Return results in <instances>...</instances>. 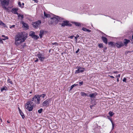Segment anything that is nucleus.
<instances>
[{"mask_svg":"<svg viewBox=\"0 0 133 133\" xmlns=\"http://www.w3.org/2000/svg\"><path fill=\"white\" fill-rule=\"evenodd\" d=\"M27 35L28 34L25 32H19L15 37V45L18 46L24 42L28 37Z\"/></svg>","mask_w":133,"mask_h":133,"instance_id":"nucleus-1","label":"nucleus"},{"mask_svg":"<svg viewBox=\"0 0 133 133\" xmlns=\"http://www.w3.org/2000/svg\"><path fill=\"white\" fill-rule=\"evenodd\" d=\"M63 20V18L58 16L54 15V17L51 18L49 21V25H55L58 23V21L62 22Z\"/></svg>","mask_w":133,"mask_h":133,"instance_id":"nucleus-2","label":"nucleus"},{"mask_svg":"<svg viewBox=\"0 0 133 133\" xmlns=\"http://www.w3.org/2000/svg\"><path fill=\"white\" fill-rule=\"evenodd\" d=\"M36 105L35 103H33L32 101H28L25 104V108L29 111H32L33 108Z\"/></svg>","mask_w":133,"mask_h":133,"instance_id":"nucleus-3","label":"nucleus"},{"mask_svg":"<svg viewBox=\"0 0 133 133\" xmlns=\"http://www.w3.org/2000/svg\"><path fill=\"white\" fill-rule=\"evenodd\" d=\"M10 0H0L3 8L6 11H9V9L5 6H8L9 4Z\"/></svg>","mask_w":133,"mask_h":133,"instance_id":"nucleus-4","label":"nucleus"},{"mask_svg":"<svg viewBox=\"0 0 133 133\" xmlns=\"http://www.w3.org/2000/svg\"><path fill=\"white\" fill-rule=\"evenodd\" d=\"M62 23L60 24L62 26L65 27V26H67L71 27L72 26V24L70 23L68 21H63L62 22Z\"/></svg>","mask_w":133,"mask_h":133,"instance_id":"nucleus-5","label":"nucleus"},{"mask_svg":"<svg viewBox=\"0 0 133 133\" xmlns=\"http://www.w3.org/2000/svg\"><path fill=\"white\" fill-rule=\"evenodd\" d=\"M40 99L39 98V95H35L34 97L32 98L31 101L35 102V104L37 103L39 104L40 103Z\"/></svg>","mask_w":133,"mask_h":133,"instance_id":"nucleus-6","label":"nucleus"},{"mask_svg":"<svg viewBox=\"0 0 133 133\" xmlns=\"http://www.w3.org/2000/svg\"><path fill=\"white\" fill-rule=\"evenodd\" d=\"M41 23V21L39 20H38L36 22H32L33 27L35 28H37L39 27Z\"/></svg>","mask_w":133,"mask_h":133,"instance_id":"nucleus-7","label":"nucleus"},{"mask_svg":"<svg viewBox=\"0 0 133 133\" xmlns=\"http://www.w3.org/2000/svg\"><path fill=\"white\" fill-rule=\"evenodd\" d=\"M50 99H46L42 103V105L43 107H47L49 106L50 103L51 102Z\"/></svg>","mask_w":133,"mask_h":133,"instance_id":"nucleus-8","label":"nucleus"},{"mask_svg":"<svg viewBox=\"0 0 133 133\" xmlns=\"http://www.w3.org/2000/svg\"><path fill=\"white\" fill-rule=\"evenodd\" d=\"M37 55V57L39 58V59L41 61H44L45 58V57L42 54L40 53V52H38V53Z\"/></svg>","mask_w":133,"mask_h":133,"instance_id":"nucleus-9","label":"nucleus"},{"mask_svg":"<svg viewBox=\"0 0 133 133\" xmlns=\"http://www.w3.org/2000/svg\"><path fill=\"white\" fill-rule=\"evenodd\" d=\"M77 70L75 72V74H78L80 72H82L84 71V68H81L80 66H77Z\"/></svg>","mask_w":133,"mask_h":133,"instance_id":"nucleus-10","label":"nucleus"},{"mask_svg":"<svg viewBox=\"0 0 133 133\" xmlns=\"http://www.w3.org/2000/svg\"><path fill=\"white\" fill-rule=\"evenodd\" d=\"M116 45L118 48H120L124 46L123 43L121 42H118L115 43V45Z\"/></svg>","mask_w":133,"mask_h":133,"instance_id":"nucleus-11","label":"nucleus"},{"mask_svg":"<svg viewBox=\"0 0 133 133\" xmlns=\"http://www.w3.org/2000/svg\"><path fill=\"white\" fill-rule=\"evenodd\" d=\"M44 16H42V17L43 19H45L47 18H49L50 17V15L48 14H47L45 12H44Z\"/></svg>","mask_w":133,"mask_h":133,"instance_id":"nucleus-12","label":"nucleus"},{"mask_svg":"<svg viewBox=\"0 0 133 133\" xmlns=\"http://www.w3.org/2000/svg\"><path fill=\"white\" fill-rule=\"evenodd\" d=\"M101 39L104 43H105L106 44H107L108 39L106 37L103 36H102Z\"/></svg>","mask_w":133,"mask_h":133,"instance_id":"nucleus-13","label":"nucleus"},{"mask_svg":"<svg viewBox=\"0 0 133 133\" xmlns=\"http://www.w3.org/2000/svg\"><path fill=\"white\" fill-rule=\"evenodd\" d=\"M130 42V41L129 39H125L124 40L123 44L124 45H125V46H127V44Z\"/></svg>","mask_w":133,"mask_h":133,"instance_id":"nucleus-14","label":"nucleus"},{"mask_svg":"<svg viewBox=\"0 0 133 133\" xmlns=\"http://www.w3.org/2000/svg\"><path fill=\"white\" fill-rule=\"evenodd\" d=\"M18 10V9L17 8H13L12 9L11 12L12 13H14V14H16L18 13L17 11Z\"/></svg>","mask_w":133,"mask_h":133,"instance_id":"nucleus-15","label":"nucleus"},{"mask_svg":"<svg viewBox=\"0 0 133 133\" xmlns=\"http://www.w3.org/2000/svg\"><path fill=\"white\" fill-rule=\"evenodd\" d=\"M97 94L96 92L91 94L89 95V96L91 98H94L97 95Z\"/></svg>","mask_w":133,"mask_h":133,"instance_id":"nucleus-16","label":"nucleus"},{"mask_svg":"<svg viewBox=\"0 0 133 133\" xmlns=\"http://www.w3.org/2000/svg\"><path fill=\"white\" fill-rule=\"evenodd\" d=\"M44 31L43 30H41L40 31L39 36L41 38L42 37L43 35L44 34Z\"/></svg>","mask_w":133,"mask_h":133,"instance_id":"nucleus-17","label":"nucleus"},{"mask_svg":"<svg viewBox=\"0 0 133 133\" xmlns=\"http://www.w3.org/2000/svg\"><path fill=\"white\" fill-rule=\"evenodd\" d=\"M108 44L110 46L114 47L115 46V43H114L112 42H110L108 43Z\"/></svg>","mask_w":133,"mask_h":133,"instance_id":"nucleus-18","label":"nucleus"},{"mask_svg":"<svg viewBox=\"0 0 133 133\" xmlns=\"http://www.w3.org/2000/svg\"><path fill=\"white\" fill-rule=\"evenodd\" d=\"M72 23L74 24L76 26H81V24L79 22H72Z\"/></svg>","mask_w":133,"mask_h":133,"instance_id":"nucleus-19","label":"nucleus"},{"mask_svg":"<svg viewBox=\"0 0 133 133\" xmlns=\"http://www.w3.org/2000/svg\"><path fill=\"white\" fill-rule=\"evenodd\" d=\"M82 30L84 31L88 32H90L91 31V30H90L87 29V28L84 27H83L82 28Z\"/></svg>","mask_w":133,"mask_h":133,"instance_id":"nucleus-20","label":"nucleus"},{"mask_svg":"<svg viewBox=\"0 0 133 133\" xmlns=\"http://www.w3.org/2000/svg\"><path fill=\"white\" fill-rule=\"evenodd\" d=\"M81 94L82 96H89L86 93L83 92H81Z\"/></svg>","mask_w":133,"mask_h":133,"instance_id":"nucleus-21","label":"nucleus"},{"mask_svg":"<svg viewBox=\"0 0 133 133\" xmlns=\"http://www.w3.org/2000/svg\"><path fill=\"white\" fill-rule=\"evenodd\" d=\"M94 131L96 133H101L99 129L98 128H95V129Z\"/></svg>","mask_w":133,"mask_h":133,"instance_id":"nucleus-22","label":"nucleus"},{"mask_svg":"<svg viewBox=\"0 0 133 133\" xmlns=\"http://www.w3.org/2000/svg\"><path fill=\"white\" fill-rule=\"evenodd\" d=\"M39 37L38 36L35 35L32 37V38L35 39H37Z\"/></svg>","mask_w":133,"mask_h":133,"instance_id":"nucleus-23","label":"nucleus"},{"mask_svg":"<svg viewBox=\"0 0 133 133\" xmlns=\"http://www.w3.org/2000/svg\"><path fill=\"white\" fill-rule=\"evenodd\" d=\"M35 32H31L30 33L29 36H31L32 37L34 35H35Z\"/></svg>","mask_w":133,"mask_h":133,"instance_id":"nucleus-24","label":"nucleus"},{"mask_svg":"<svg viewBox=\"0 0 133 133\" xmlns=\"http://www.w3.org/2000/svg\"><path fill=\"white\" fill-rule=\"evenodd\" d=\"M7 88L5 86L3 87V88H1V91L2 92L4 90H7Z\"/></svg>","mask_w":133,"mask_h":133,"instance_id":"nucleus-25","label":"nucleus"},{"mask_svg":"<svg viewBox=\"0 0 133 133\" xmlns=\"http://www.w3.org/2000/svg\"><path fill=\"white\" fill-rule=\"evenodd\" d=\"M98 46L99 48H102L104 47L103 43L99 44Z\"/></svg>","mask_w":133,"mask_h":133,"instance_id":"nucleus-26","label":"nucleus"},{"mask_svg":"<svg viewBox=\"0 0 133 133\" xmlns=\"http://www.w3.org/2000/svg\"><path fill=\"white\" fill-rule=\"evenodd\" d=\"M109 114L110 117H112L114 115V113L113 112L110 111L109 112Z\"/></svg>","mask_w":133,"mask_h":133,"instance_id":"nucleus-27","label":"nucleus"},{"mask_svg":"<svg viewBox=\"0 0 133 133\" xmlns=\"http://www.w3.org/2000/svg\"><path fill=\"white\" fill-rule=\"evenodd\" d=\"M23 23L22 24H23V25L24 26V27L25 28H27L28 27V26L27 24L24 23L23 22Z\"/></svg>","mask_w":133,"mask_h":133,"instance_id":"nucleus-28","label":"nucleus"},{"mask_svg":"<svg viewBox=\"0 0 133 133\" xmlns=\"http://www.w3.org/2000/svg\"><path fill=\"white\" fill-rule=\"evenodd\" d=\"M46 96V95L45 94H43L42 95H39V98L40 99V97H41L43 98H44L45 96Z\"/></svg>","mask_w":133,"mask_h":133,"instance_id":"nucleus-29","label":"nucleus"},{"mask_svg":"<svg viewBox=\"0 0 133 133\" xmlns=\"http://www.w3.org/2000/svg\"><path fill=\"white\" fill-rule=\"evenodd\" d=\"M20 114L21 115V116L22 118L24 119V118L25 117V116L23 112H22L20 113Z\"/></svg>","mask_w":133,"mask_h":133,"instance_id":"nucleus-30","label":"nucleus"},{"mask_svg":"<svg viewBox=\"0 0 133 133\" xmlns=\"http://www.w3.org/2000/svg\"><path fill=\"white\" fill-rule=\"evenodd\" d=\"M8 83H10L11 84H12L13 83L11 80L10 79H9L8 80Z\"/></svg>","mask_w":133,"mask_h":133,"instance_id":"nucleus-31","label":"nucleus"},{"mask_svg":"<svg viewBox=\"0 0 133 133\" xmlns=\"http://www.w3.org/2000/svg\"><path fill=\"white\" fill-rule=\"evenodd\" d=\"M43 109L41 108L38 110V112L39 114L41 113L43 111Z\"/></svg>","mask_w":133,"mask_h":133,"instance_id":"nucleus-32","label":"nucleus"},{"mask_svg":"<svg viewBox=\"0 0 133 133\" xmlns=\"http://www.w3.org/2000/svg\"><path fill=\"white\" fill-rule=\"evenodd\" d=\"M26 46V44L25 43H24L23 44L21 45V48H24V47Z\"/></svg>","mask_w":133,"mask_h":133,"instance_id":"nucleus-33","label":"nucleus"},{"mask_svg":"<svg viewBox=\"0 0 133 133\" xmlns=\"http://www.w3.org/2000/svg\"><path fill=\"white\" fill-rule=\"evenodd\" d=\"M18 4L19 6L20 7H22V8H23V6H22V5L20 2H18Z\"/></svg>","mask_w":133,"mask_h":133,"instance_id":"nucleus-34","label":"nucleus"},{"mask_svg":"<svg viewBox=\"0 0 133 133\" xmlns=\"http://www.w3.org/2000/svg\"><path fill=\"white\" fill-rule=\"evenodd\" d=\"M79 37V36L78 35H77L75 37V38L76 41H77V38H78Z\"/></svg>","mask_w":133,"mask_h":133,"instance_id":"nucleus-35","label":"nucleus"},{"mask_svg":"<svg viewBox=\"0 0 133 133\" xmlns=\"http://www.w3.org/2000/svg\"><path fill=\"white\" fill-rule=\"evenodd\" d=\"M83 81H81V82H79V85L81 86L82 85H83Z\"/></svg>","mask_w":133,"mask_h":133,"instance_id":"nucleus-36","label":"nucleus"},{"mask_svg":"<svg viewBox=\"0 0 133 133\" xmlns=\"http://www.w3.org/2000/svg\"><path fill=\"white\" fill-rule=\"evenodd\" d=\"M2 39L3 40H5L6 39H8V38L7 36H6L5 37V38H2Z\"/></svg>","mask_w":133,"mask_h":133,"instance_id":"nucleus-37","label":"nucleus"},{"mask_svg":"<svg viewBox=\"0 0 133 133\" xmlns=\"http://www.w3.org/2000/svg\"><path fill=\"white\" fill-rule=\"evenodd\" d=\"M74 85H72L70 87V89L69 91H71L72 90V89L74 88Z\"/></svg>","mask_w":133,"mask_h":133,"instance_id":"nucleus-38","label":"nucleus"},{"mask_svg":"<svg viewBox=\"0 0 133 133\" xmlns=\"http://www.w3.org/2000/svg\"><path fill=\"white\" fill-rule=\"evenodd\" d=\"M52 44L53 45H57L58 44V43L57 42H55L52 43Z\"/></svg>","mask_w":133,"mask_h":133,"instance_id":"nucleus-39","label":"nucleus"},{"mask_svg":"<svg viewBox=\"0 0 133 133\" xmlns=\"http://www.w3.org/2000/svg\"><path fill=\"white\" fill-rule=\"evenodd\" d=\"M20 17L21 18V20H22V19L24 18L23 15H21Z\"/></svg>","mask_w":133,"mask_h":133,"instance_id":"nucleus-40","label":"nucleus"},{"mask_svg":"<svg viewBox=\"0 0 133 133\" xmlns=\"http://www.w3.org/2000/svg\"><path fill=\"white\" fill-rule=\"evenodd\" d=\"M126 80H127V78H125L124 77L123 80V81L124 82H126Z\"/></svg>","mask_w":133,"mask_h":133,"instance_id":"nucleus-41","label":"nucleus"},{"mask_svg":"<svg viewBox=\"0 0 133 133\" xmlns=\"http://www.w3.org/2000/svg\"><path fill=\"white\" fill-rule=\"evenodd\" d=\"M112 129H113L114 127V123H113V122H112Z\"/></svg>","mask_w":133,"mask_h":133,"instance_id":"nucleus-42","label":"nucleus"},{"mask_svg":"<svg viewBox=\"0 0 133 133\" xmlns=\"http://www.w3.org/2000/svg\"><path fill=\"white\" fill-rule=\"evenodd\" d=\"M0 25H5V24L3 22H2V21H0Z\"/></svg>","mask_w":133,"mask_h":133,"instance_id":"nucleus-43","label":"nucleus"},{"mask_svg":"<svg viewBox=\"0 0 133 133\" xmlns=\"http://www.w3.org/2000/svg\"><path fill=\"white\" fill-rule=\"evenodd\" d=\"M15 25H12V26H11L10 27V29H12V28H14V27H15Z\"/></svg>","mask_w":133,"mask_h":133,"instance_id":"nucleus-44","label":"nucleus"},{"mask_svg":"<svg viewBox=\"0 0 133 133\" xmlns=\"http://www.w3.org/2000/svg\"><path fill=\"white\" fill-rule=\"evenodd\" d=\"M0 43H3L2 39L1 38H0Z\"/></svg>","mask_w":133,"mask_h":133,"instance_id":"nucleus-45","label":"nucleus"},{"mask_svg":"<svg viewBox=\"0 0 133 133\" xmlns=\"http://www.w3.org/2000/svg\"><path fill=\"white\" fill-rule=\"evenodd\" d=\"M79 50H80L79 49H77V51H76V54L77 53L79 52Z\"/></svg>","mask_w":133,"mask_h":133,"instance_id":"nucleus-46","label":"nucleus"},{"mask_svg":"<svg viewBox=\"0 0 133 133\" xmlns=\"http://www.w3.org/2000/svg\"><path fill=\"white\" fill-rule=\"evenodd\" d=\"M17 14V15L18 17H19L21 15L20 14H19L18 13H17V14Z\"/></svg>","mask_w":133,"mask_h":133,"instance_id":"nucleus-47","label":"nucleus"},{"mask_svg":"<svg viewBox=\"0 0 133 133\" xmlns=\"http://www.w3.org/2000/svg\"><path fill=\"white\" fill-rule=\"evenodd\" d=\"M120 76V74H118V75H117L116 76V77H117V78H119Z\"/></svg>","mask_w":133,"mask_h":133,"instance_id":"nucleus-48","label":"nucleus"},{"mask_svg":"<svg viewBox=\"0 0 133 133\" xmlns=\"http://www.w3.org/2000/svg\"><path fill=\"white\" fill-rule=\"evenodd\" d=\"M95 105H95L93 104L92 105H91L90 106L91 109H92V107H93Z\"/></svg>","mask_w":133,"mask_h":133,"instance_id":"nucleus-49","label":"nucleus"},{"mask_svg":"<svg viewBox=\"0 0 133 133\" xmlns=\"http://www.w3.org/2000/svg\"><path fill=\"white\" fill-rule=\"evenodd\" d=\"M18 109H19V112L20 113L22 112V111H21V110L20 109H19V108H18Z\"/></svg>","mask_w":133,"mask_h":133,"instance_id":"nucleus-50","label":"nucleus"},{"mask_svg":"<svg viewBox=\"0 0 133 133\" xmlns=\"http://www.w3.org/2000/svg\"><path fill=\"white\" fill-rule=\"evenodd\" d=\"M74 37V36H70L69 37V38L70 39H72Z\"/></svg>","mask_w":133,"mask_h":133,"instance_id":"nucleus-51","label":"nucleus"},{"mask_svg":"<svg viewBox=\"0 0 133 133\" xmlns=\"http://www.w3.org/2000/svg\"><path fill=\"white\" fill-rule=\"evenodd\" d=\"M118 73V72L117 71H116L114 72V74L117 73Z\"/></svg>","mask_w":133,"mask_h":133,"instance_id":"nucleus-52","label":"nucleus"},{"mask_svg":"<svg viewBox=\"0 0 133 133\" xmlns=\"http://www.w3.org/2000/svg\"><path fill=\"white\" fill-rule=\"evenodd\" d=\"M38 58H37L36 60H35V62H38Z\"/></svg>","mask_w":133,"mask_h":133,"instance_id":"nucleus-53","label":"nucleus"},{"mask_svg":"<svg viewBox=\"0 0 133 133\" xmlns=\"http://www.w3.org/2000/svg\"><path fill=\"white\" fill-rule=\"evenodd\" d=\"M109 76H110L111 78H114V77L112 76L109 75Z\"/></svg>","mask_w":133,"mask_h":133,"instance_id":"nucleus-54","label":"nucleus"},{"mask_svg":"<svg viewBox=\"0 0 133 133\" xmlns=\"http://www.w3.org/2000/svg\"><path fill=\"white\" fill-rule=\"evenodd\" d=\"M107 49V47H105L104 48V51L105 50H106Z\"/></svg>","mask_w":133,"mask_h":133,"instance_id":"nucleus-55","label":"nucleus"},{"mask_svg":"<svg viewBox=\"0 0 133 133\" xmlns=\"http://www.w3.org/2000/svg\"><path fill=\"white\" fill-rule=\"evenodd\" d=\"M73 85H74V87H75V86H77V85H78V84H73Z\"/></svg>","mask_w":133,"mask_h":133,"instance_id":"nucleus-56","label":"nucleus"},{"mask_svg":"<svg viewBox=\"0 0 133 133\" xmlns=\"http://www.w3.org/2000/svg\"><path fill=\"white\" fill-rule=\"evenodd\" d=\"M108 118L110 119V121H111V123H112V122H112V119L111 118Z\"/></svg>","mask_w":133,"mask_h":133,"instance_id":"nucleus-57","label":"nucleus"},{"mask_svg":"<svg viewBox=\"0 0 133 133\" xmlns=\"http://www.w3.org/2000/svg\"><path fill=\"white\" fill-rule=\"evenodd\" d=\"M2 37H5V36L4 35H2Z\"/></svg>","mask_w":133,"mask_h":133,"instance_id":"nucleus-58","label":"nucleus"},{"mask_svg":"<svg viewBox=\"0 0 133 133\" xmlns=\"http://www.w3.org/2000/svg\"><path fill=\"white\" fill-rule=\"evenodd\" d=\"M117 82H118L119 81V79L118 78H117Z\"/></svg>","mask_w":133,"mask_h":133,"instance_id":"nucleus-59","label":"nucleus"},{"mask_svg":"<svg viewBox=\"0 0 133 133\" xmlns=\"http://www.w3.org/2000/svg\"><path fill=\"white\" fill-rule=\"evenodd\" d=\"M22 4L23 5H24V3H22Z\"/></svg>","mask_w":133,"mask_h":133,"instance_id":"nucleus-60","label":"nucleus"},{"mask_svg":"<svg viewBox=\"0 0 133 133\" xmlns=\"http://www.w3.org/2000/svg\"><path fill=\"white\" fill-rule=\"evenodd\" d=\"M7 122L8 123H10V122H9V121H7Z\"/></svg>","mask_w":133,"mask_h":133,"instance_id":"nucleus-61","label":"nucleus"},{"mask_svg":"<svg viewBox=\"0 0 133 133\" xmlns=\"http://www.w3.org/2000/svg\"><path fill=\"white\" fill-rule=\"evenodd\" d=\"M30 94H31L32 93V91L30 92Z\"/></svg>","mask_w":133,"mask_h":133,"instance_id":"nucleus-62","label":"nucleus"},{"mask_svg":"<svg viewBox=\"0 0 133 133\" xmlns=\"http://www.w3.org/2000/svg\"><path fill=\"white\" fill-rule=\"evenodd\" d=\"M105 35V36H107V35H106L105 34H104Z\"/></svg>","mask_w":133,"mask_h":133,"instance_id":"nucleus-63","label":"nucleus"},{"mask_svg":"<svg viewBox=\"0 0 133 133\" xmlns=\"http://www.w3.org/2000/svg\"><path fill=\"white\" fill-rule=\"evenodd\" d=\"M52 133H56V132H53Z\"/></svg>","mask_w":133,"mask_h":133,"instance_id":"nucleus-64","label":"nucleus"}]
</instances>
